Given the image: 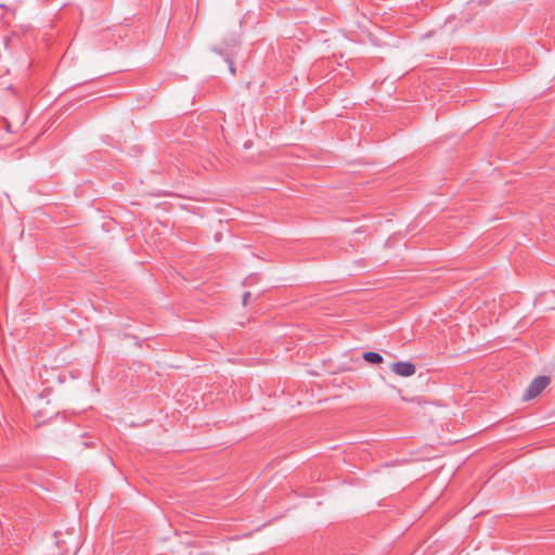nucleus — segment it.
<instances>
[{
    "mask_svg": "<svg viewBox=\"0 0 555 555\" xmlns=\"http://www.w3.org/2000/svg\"><path fill=\"white\" fill-rule=\"evenodd\" d=\"M27 114L24 104L17 100L12 108L5 109V116H2V126H5L8 132H16L26 121Z\"/></svg>",
    "mask_w": 555,
    "mask_h": 555,
    "instance_id": "nucleus-1",
    "label": "nucleus"
},
{
    "mask_svg": "<svg viewBox=\"0 0 555 555\" xmlns=\"http://www.w3.org/2000/svg\"><path fill=\"white\" fill-rule=\"evenodd\" d=\"M550 384V377L538 376L528 386L524 399L531 400L538 397Z\"/></svg>",
    "mask_w": 555,
    "mask_h": 555,
    "instance_id": "nucleus-2",
    "label": "nucleus"
},
{
    "mask_svg": "<svg viewBox=\"0 0 555 555\" xmlns=\"http://www.w3.org/2000/svg\"><path fill=\"white\" fill-rule=\"evenodd\" d=\"M391 371L398 376L410 377L415 374L416 367L412 362H395L391 365Z\"/></svg>",
    "mask_w": 555,
    "mask_h": 555,
    "instance_id": "nucleus-3",
    "label": "nucleus"
},
{
    "mask_svg": "<svg viewBox=\"0 0 555 555\" xmlns=\"http://www.w3.org/2000/svg\"><path fill=\"white\" fill-rule=\"evenodd\" d=\"M22 0H4L1 4V8H2V23L4 22V20L12 15V16H15L16 14V11H17V4L21 2ZM5 23L9 24V21H5Z\"/></svg>",
    "mask_w": 555,
    "mask_h": 555,
    "instance_id": "nucleus-4",
    "label": "nucleus"
},
{
    "mask_svg": "<svg viewBox=\"0 0 555 555\" xmlns=\"http://www.w3.org/2000/svg\"><path fill=\"white\" fill-rule=\"evenodd\" d=\"M23 541L22 537H16L12 539V542L4 547V543L2 542V555H17L21 550V543Z\"/></svg>",
    "mask_w": 555,
    "mask_h": 555,
    "instance_id": "nucleus-5",
    "label": "nucleus"
},
{
    "mask_svg": "<svg viewBox=\"0 0 555 555\" xmlns=\"http://www.w3.org/2000/svg\"><path fill=\"white\" fill-rule=\"evenodd\" d=\"M363 359L366 362L372 363V364H379L384 360L383 357L379 353L374 352V351L364 352L363 353Z\"/></svg>",
    "mask_w": 555,
    "mask_h": 555,
    "instance_id": "nucleus-6",
    "label": "nucleus"
},
{
    "mask_svg": "<svg viewBox=\"0 0 555 555\" xmlns=\"http://www.w3.org/2000/svg\"><path fill=\"white\" fill-rule=\"evenodd\" d=\"M18 42H20V38L17 37V35L15 33L12 34V37H8V36L4 37L5 49H9L10 47H13V48L21 47V44Z\"/></svg>",
    "mask_w": 555,
    "mask_h": 555,
    "instance_id": "nucleus-7",
    "label": "nucleus"
},
{
    "mask_svg": "<svg viewBox=\"0 0 555 555\" xmlns=\"http://www.w3.org/2000/svg\"><path fill=\"white\" fill-rule=\"evenodd\" d=\"M249 297H250V293L249 292L244 293V295H243V305L244 306L247 305V300H248Z\"/></svg>",
    "mask_w": 555,
    "mask_h": 555,
    "instance_id": "nucleus-8",
    "label": "nucleus"
},
{
    "mask_svg": "<svg viewBox=\"0 0 555 555\" xmlns=\"http://www.w3.org/2000/svg\"><path fill=\"white\" fill-rule=\"evenodd\" d=\"M230 72L234 75L235 74V67L232 61L229 62Z\"/></svg>",
    "mask_w": 555,
    "mask_h": 555,
    "instance_id": "nucleus-9",
    "label": "nucleus"
},
{
    "mask_svg": "<svg viewBox=\"0 0 555 555\" xmlns=\"http://www.w3.org/2000/svg\"><path fill=\"white\" fill-rule=\"evenodd\" d=\"M7 90L10 91L12 95L14 94V90L12 89V87H8Z\"/></svg>",
    "mask_w": 555,
    "mask_h": 555,
    "instance_id": "nucleus-10",
    "label": "nucleus"
}]
</instances>
